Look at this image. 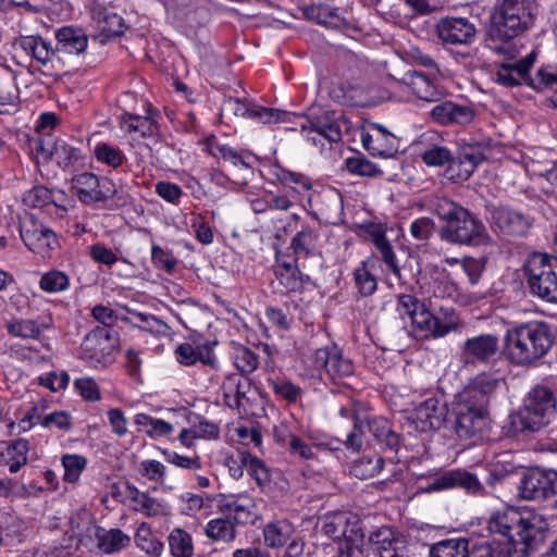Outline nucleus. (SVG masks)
Wrapping results in <instances>:
<instances>
[{
	"label": "nucleus",
	"instance_id": "obj_1",
	"mask_svg": "<svg viewBox=\"0 0 557 557\" xmlns=\"http://www.w3.org/2000/svg\"><path fill=\"white\" fill-rule=\"evenodd\" d=\"M548 527L544 515L535 511L522 512L512 507L495 511L487 521L490 532L506 537L508 543L524 554L537 549Z\"/></svg>",
	"mask_w": 557,
	"mask_h": 557
},
{
	"label": "nucleus",
	"instance_id": "obj_2",
	"mask_svg": "<svg viewBox=\"0 0 557 557\" xmlns=\"http://www.w3.org/2000/svg\"><path fill=\"white\" fill-rule=\"evenodd\" d=\"M555 343L550 325L544 321L519 323L506 331L504 354L509 362L519 367L535 366Z\"/></svg>",
	"mask_w": 557,
	"mask_h": 557
},
{
	"label": "nucleus",
	"instance_id": "obj_3",
	"mask_svg": "<svg viewBox=\"0 0 557 557\" xmlns=\"http://www.w3.org/2000/svg\"><path fill=\"white\" fill-rule=\"evenodd\" d=\"M435 211L445 221L440 237L450 244L465 246H486L492 239L484 224L469 210L450 201L440 199Z\"/></svg>",
	"mask_w": 557,
	"mask_h": 557
},
{
	"label": "nucleus",
	"instance_id": "obj_4",
	"mask_svg": "<svg viewBox=\"0 0 557 557\" xmlns=\"http://www.w3.org/2000/svg\"><path fill=\"white\" fill-rule=\"evenodd\" d=\"M556 397L545 385H535L527 394L522 407L509 417V431L518 434L537 432L546 426L556 413Z\"/></svg>",
	"mask_w": 557,
	"mask_h": 557
},
{
	"label": "nucleus",
	"instance_id": "obj_5",
	"mask_svg": "<svg viewBox=\"0 0 557 557\" xmlns=\"http://www.w3.org/2000/svg\"><path fill=\"white\" fill-rule=\"evenodd\" d=\"M535 9L533 0H502L491 12L486 35L492 40L518 37L534 24Z\"/></svg>",
	"mask_w": 557,
	"mask_h": 557
},
{
	"label": "nucleus",
	"instance_id": "obj_6",
	"mask_svg": "<svg viewBox=\"0 0 557 557\" xmlns=\"http://www.w3.org/2000/svg\"><path fill=\"white\" fill-rule=\"evenodd\" d=\"M524 269L531 294L557 304V257L535 252L529 257Z\"/></svg>",
	"mask_w": 557,
	"mask_h": 557
},
{
	"label": "nucleus",
	"instance_id": "obj_7",
	"mask_svg": "<svg viewBox=\"0 0 557 557\" xmlns=\"http://www.w3.org/2000/svg\"><path fill=\"white\" fill-rule=\"evenodd\" d=\"M119 347L117 334L107 327L90 331L81 344L79 357L92 366L113 362Z\"/></svg>",
	"mask_w": 557,
	"mask_h": 557
},
{
	"label": "nucleus",
	"instance_id": "obj_8",
	"mask_svg": "<svg viewBox=\"0 0 557 557\" xmlns=\"http://www.w3.org/2000/svg\"><path fill=\"white\" fill-rule=\"evenodd\" d=\"M519 495L525 500H545L557 495V471L529 470L519 485Z\"/></svg>",
	"mask_w": 557,
	"mask_h": 557
},
{
	"label": "nucleus",
	"instance_id": "obj_9",
	"mask_svg": "<svg viewBox=\"0 0 557 557\" xmlns=\"http://www.w3.org/2000/svg\"><path fill=\"white\" fill-rule=\"evenodd\" d=\"M72 183L78 199L86 205L104 201L116 193L111 180L98 177L90 172L76 175Z\"/></svg>",
	"mask_w": 557,
	"mask_h": 557
},
{
	"label": "nucleus",
	"instance_id": "obj_10",
	"mask_svg": "<svg viewBox=\"0 0 557 557\" xmlns=\"http://www.w3.org/2000/svg\"><path fill=\"white\" fill-rule=\"evenodd\" d=\"M447 414L446 403L432 396L414 407L410 419L417 431L426 433L446 428Z\"/></svg>",
	"mask_w": 557,
	"mask_h": 557
},
{
	"label": "nucleus",
	"instance_id": "obj_11",
	"mask_svg": "<svg viewBox=\"0 0 557 557\" xmlns=\"http://www.w3.org/2000/svg\"><path fill=\"white\" fill-rule=\"evenodd\" d=\"M313 363L318 370H323L333 382L348 377L355 371L352 361L344 357L336 345L317 349L313 354Z\"/></svg>",
	"mask_w": 557,
	"mask_h": 557
},
{
	"label": "nucleus",
	"instance_id": "obj_12",
	"mask_svg": "<svg viewBox=\"0 0 557 557\" xmlns=\"http://www.w3.org/2000/svg\"><path fill=\"white\" fill-rule=\"evenodd\" d=\"M454 414V421L447 422L446 429L459 440L467 441L476 437L487 423L485 413L472 410L470 407H465V405L456 404Z\"/></svg>",
	"mask_w": 557,
	"mask_h": 557
},
{
	"label": "nucleus",
	"instance_id": "obj_13",
	"mask_svg": "<svg viewBox=\"0 0 557 557\" xmlns=\"http://www.w3.org/2000/svg\"><path fill=\"white\" fill-rule=\"evenodd\" d=\"M499 341L494 334H480L468 338L461 346L460 358L465 364L487 363L498 352Z\"/></svg>",
	"mask_w": 557,
	"mask_h": 557
},
{
	"label": "nucleus",
	"instance_id": "obj_14",
	"mask_svg": "<svg viewBox=\"0 0 557 557\" xmlns=\"http://www.w3.org/2000/svg\"><path fill=\"white\" fill-rule=\"evenodd\" d=\"M363 148L374 157L389 158L397 152V137L377 123H370L361 133Z\"/></svg>",
	"mask_w": 557,
	"mask_h": 557
},
{
	"label": "nucleus",
	"instance_id": "obj_15",
	"mask_svg": "<svg viewBox=\"0 0 557 557\" xmlns=\"http://www.w3.org/2000/svg\"><path fill=\"white\" fill-rule=\"evenodd\" d=\"M435 30L438 38L450 45H467L475 37V26L466 17L447 16L441 18Z\"/></svg>",
	"mask_w": 557,
	"mask_h": 557
},
{
	"label": "nucleus",
	"instance_id": "obj_16",
	"mask_svg": "<svg viewBox=\"0 0 557 557\" xmlns=\"http://www.w3.org/2000/svg\"><path fill=\"white\" fill-rule=\"evenodd\" d=\"M455 487H461L474 494L483 491L479 479L474 474L461 469L440 473L424 487V491L432 493Z\"/></svg>",
	"mask_w": 557,
	"mask_h": 557
},
{
	"label": "nucleus",
	"instance_id": "obj_17",
	"mask_svg": "<svg viewBox=\"0 0 557 557\" xmlns=\"http://www.w3.org/2000/svg\"><path fill=\"white\" fill-rule=\"evenodd\" d=\"M475 115V109L472 106L460 104L450 100L437 103L430 111L432 121L444 126L469 125L473 122Z\"/></svg>",
	"mask_w": 557,
	"mask_h": 557
},
{
	"label": "nucleus",
	"instance_id": "obj_18",
	"mask_svg": "<svg viewBox=\"0 0 557 557\" xmlns=\"http://www.w3.org/2000/svg\"><path fill=\"white\" fill-rule=\"evenodd\" d=\"M220 508L239 524L253 523L258 519L256 502L247 494L222 496Z\"/></svg>",
	"mask_w": 557,
	"mask_h": 557
},
{
	"label": "nucleus",
	"instance_id": "obj_19",
	"mask_svg": "<svg viewBox=\"0 0 557 557\" xmlns=\"http://www.w3.org/2000/svg\"><path fill=\"white\" fill-rule=\"evenodd\" d=\"M121 126L127 133H138L140 137L149 139L147 147L151 151L159 152L162 148V140L159 135V126L151 115L140 116L135 114H123Z\"/></svg>",
	"mask_w": 557,
	"mask_h": 557
},
{
	"label": "nucleus",
	"instance_id": "obj_20",
	"mask_svg": "<svg viewBox=\"0 0 557 557\" xmlns=\"http://www.w3.org/2000/svg\"><path fill=\"white\" fill-rule=\"evenodd\" d=\"M484 160L483 149L480 145H465L458 150L457 158L448 166L450 178L467 181Z\"/></svg>",
	"mask_w": 557,
	"mask_h": 557
},
{
	"label": "nucleus",
	"instance_id": "obj_21",
	"mask_svg": "<svg viewBox=\"0 0 557 557\" xmlns=\"http://www.w3.org/2000/svg\"><path fill=\"white\" fill-rule=\"evenodd\" d=\"M20 234L25 246L42 257L49 255L57 245L55 234L50 228L35 222L21 225Z\"/></svg>",
	"mask_w": 557,
	"mask_h": 557
},
{
	"label": "nucleus",
	"instance_id": "obj_22",
	"mask_svg": "<svg viewBox=\"0 0 557 557\" xmlns=\"http://www.w3.org/2000/svg\"><path fill=\"white\" fill-rule=\"evenodd\" d=\"M491 223L495 230L509 236H523L531 226V220L527 215L503 207L492 211Z\"/></svg>",
	"mask_w": 557,
	"mask_h": 557
},
{
	"label": "nucleus",
	"instance_id": "obj_23",
	"mask_svg": "<svg viewBox=\"0 0 557 557\" xmlns=\"http://www.w3.org/2000/svg\"><path fill=\"white\" fill-rule=\"evenodd\" d=\"M535 59L536 53L532 51L516 63H500L494 73V81L505 87H515L522 83L528 85V74Z\"/></svg>",
	"mask_w": 557,
	"mask_h": 557
},
{
	"label": "nucleus",
	"instance_id": "obj_24",
	"mask_svg": "<svg viewBox=\"0 0 557 557\" xmlns=\"http://www.w3.org/2000/svg\"><path fill=\"white\" fill-rule=\"evenodd\" d=\"M411 325L417 336H432L434 338L443 337L458 329V323L456 322H441L437 317L429 311L426 306L416 313V317L411 320Z\"/></svg>",
	"mask_w": 557,
	"mask_h": 557
},
{
	"label": "nucleus",
	"instance_id": "obj_25",
	"mask_svg": "<svg viewBox=\"0 0 557 557\" xmlns=\"http://www.w3.org/2000/svg\"><path fill=\"white\" fill-rule=\"evenodd\" d=\"M300 129L301 132L309 129L308 135L314 133L330 143H337L342 139L339 125L329 111L310 115L306 123L300 124Z\"/></svg>",
	"mask_w": 557,
	"mask_h": 557
},
{
	"label": "nucleus",
	"instance_id": "obj_26",
	"mask_svg": "<svg viewBox=\"0 0 557 557\" xmlns=\"http://www.w3.org/2000/svg\"><path fill=\"white\" fill-rule=\"evenodd\" d=\"M58 52L78 55L87 49L88 36L86 33L75 26H63L55 32Z\"/></svg>",
	"mask_w": 557,
	"mask_h": 557
},
{
	"label": "nucleus",
	"instance_id": "obj_27",
	"mask_svg": "<svg viewBox=\"0 0 557 557\" xmlns=\"http://www.w3.org/2000/svg\"><path fill=\"white\" fill-rule=\"evenodd\" d=\"M412 92L421 100L435 102L441 100L443 92L424 74L417 71H409L403 78Z\"/></svg>",
	"mask_w": 557,
	"mask_h": 557
},
{
	"label": "nucleus",
	"instance_id": "obj_28",
	"mask_svg": "<svg viewBox=\"0 0 557 557\" xmlns=\"http://www.w3.org/2000/svg\"><path fill=\"white\" fill-rule=\"evenodd\" d=\"M92 18L97 23V28L100 32L99 37H101V42L112 37L121 36L124 33V21L114 12L104 8H98L92 11Z\"/></svg>",
	"mask_w": 557,
	"mask_h": 557
},
{
	"label": "nucleus",
	"instance_id": "obj_29",
	"mask_svg": "<svg viewBox=\"0 0 557 557\" xmlns=\"http://www.w3.org/2000/svg\"><path fill=\"white\" fill-rule=\"evenodd\" d=\"M176 360L183 366H194L197 361L214 367L215 356L209 345L195 348L189 343H182L175 349Z\"/></svg>",
	"mask_w": 557,
	"mask_h": 557
},
{
	"label": "nucleus",
	"instance_id": "obj_30",
	"mask_svg": "<svg viewBox=\"0 0 557 557\" xmlns=\"http://www.w3.org/2000/svg\"><path fill=\"white\" fill-rule=\"evenodd\" d=\"M205 151L218 160L231 162L233 165L242 164L243 166L250 169V163L247 161L250 153L244 150H236L227 145L221 144L215 137L208 138L205 141Z\"/></svg>",
	"mask_w": 557,
	"mask_h": 557
},
{
	"label": "nucleus",
	"instance_id": "obj_31",
	"mask_svg": "<svg viewBox=\"0 0 557 557\" xmlns=\"http://www.w3.org/2000/svg\"><path fill=\"white\" fill-rule=\"evenodd\" d=\"M249 381L239 374L232 373L226 375L222 383V391L225 404L230 408H239L242 400L246 397L249 391Z\"/></svg>",
	"mask_w": 557,
	"mask_h": 557
},
{
	"label": "nucleus",
	"instance_id": "obj_32",
	"mask_svg": "<svg viewBox=\"0 0 557 557\" xmlns=\"http://www.w3.org/2000/svg\"><path fill=\"white\" fill-rule=\"evenodd\" d=\"M127 490L134 510L141 512L147 517L165 515L166 508L160 500L151 497L146 492L139 491L136 486L128 485Z\"/></svg>",
	"mask_w": 557,
	"mask_h": 557
},
{
	"label": "nucleus",
	"instance_id": "obj_33",
	"mask_svg": "<svg viewBox=\"0 0 557 557\" xmlns=\"http://www.w3.org/2000/svg\"><path fill=\"white\" fill-rule=\"evenodd\" d=\"M367 425L374 438L391 450H396L399 446V435L396 434L387 419L383 417H370Z\"/></svg>",
	"mask_w": 557,
	"mask_h": 557
},
{
	"label": "nucleus",
	"instance_id": "obj_34",
	"mask_svg": "<svg viewBox=\"0 0 557 557\" xmlns=\"http://www.w3.org/2000/svg\"><path fill=\"white\" fill-rule=\"evenodd\" d=\"M28 449V441L24 438L12 441L7 445L0 456L2 461L9 466L10 472L15 473L26 465Z\"/></svg>",
	"mask_w": 557,
	"mask_h": 557
},
{
	"label": "nucleus",
	"instance_id": "obj_35",
	"mask_svg": "<svg viewBox=\"0 0 557 557\" xmlns=\"http://www.w3.org/2000/svg\"><path fill=\"white\" fill-rule=\"evenodd\" d=\"M274 273L280 284L287 293H297L302 289L304 278L297 267L289 262L277 261L274 267Z\"/></svg>",
	"mask_w": 557,
	"mask_h": 557
},
{
	"label": "nucleus",
	"instance_id": "obj_36",
	"mask_svg": "<svg viewBox=\"0 0 557 557\" xmlns=\"http://www.w3.org/2000/svg\"><path fill=\"white\" fill-rule=\"evenodd\" d=\"M369 542L375 546L381 557H397L396 545L399 542L391 528L382 527L372 532Z\"/></svg>",
	"mask_w": 557,
	"mask_h": 557
},
{
	"label": "nucleus",
	"instance_id": "obj_37",
	"mask_svg": "<svg viewBox=\"0 0 557 557\" xmlns=\"http://www.w3.org/2000/svg\"><path fill=\"white\" fill-rule=\"evenodd\" d=\"M294 528L286 520L268 523L263 529V539L268 546L280 547L292 536Z\"/></svg>",
	"mask_w": 557,
	"mask_h": 557
},
{
	"label": "nucleus",
	"instance_id": "obj_38",
	"mask_svg": "<svg viewBox=\"0 0 557 557\" xmlns=\"http://www.w3.org/2000/svg\"><path fill=\"white\" fill-rule=\"evenodd\" d=\"M468 540L451 539L432 545L430 557H468Z\"/></svg>",
	"mask_w": 557,
	"mask_h": 557
},
{
	"label": "nucleus",
	"instance_id": "obj_39",
	"mask_svg": "<svg viewBox=\"0 0 557 557\" xmlns=\"http://www.w3.org/2000/svg\"><path fill=\"white\" fill-rule=\"evenodd\" d=\"M372 242L381 255L382 260L393 272V274L400 280V268L397 264L396 256L391 243L387 240L385 234L381 231H375L371 234Z\"/></svg>",
	"mask_w": 557,
	"mask_h": 557
},
{
	"label": "nucleus",
	"instance_id": "obj_40",
	"mask_svg": "<svg viewBox=\"0 0 557 557\" xmlns=\"http://www.w3.org/2000/svg\"><path fill=\"white\" fill-rule=\"evenodd\" d=\"M318 235L309 227L298 232L292 240V249L296 256L297 262L300 258H307L314 253L317 249Z\"/></svg>",
	"mask_w": 557,
	"mask_h": 557
},
{
	"label": "nucleus",
	"instance_id": "obj_41",
	"mask_svg": "<svg viewBox=\"0 0 557 557\" xmlns=\"http://www.w3.org/2000/svg\"><path fill=\"white\" fill-rule=\"evenodd\" d=\"M22 48L38 62L46 64L51 61L54 55L55 48L51 47V44L41 37H26L22 40Z\"/></svg>",
	"mask_w": 557,
	"mask_h": 557
},
{
	"label": "nucleus",
	"instance_id": "obj_42",
	"mask_svg": "<svg viewBox=\"0 0 557 557\" xmlns=\"http://www.w3.org/2000/svg\"><path fill=\"white\" fill-rule=\"evenodd\" d=\"M98 547L104 554H113L125 547L131 543V537L120 529H111L101 535L97 536Z\"/></svg>",
	"mask_w": 557,
	"mask_h": 557
},
{
	"label": "nucleus",
	"instance_id": "obj_43",
	"mask_svg": "<svg viewBox=\"0 0 557 557\" xmlns=\"http://www.w3.org/2000/svg\"><path fill=\"white\" fill-rule=\"evenodd\" d=\"M59 166L66 170L77 165L82 159V151L79 148L70 145L64 140L54 141V158Z\"/></svg>",
	"mask_w": 557,
	"mask_h": 557
},
{
	"label": "nucleus",
	"instance_id": "obj_44",
	"mask_svg": "<svg viewBox=\"0 0 557 557\" xmlns=\"http://www.w3.org/2000/svg\"><path fill=\"white\" fill-rule=\"evenodd\" d=\"M206 535L213 541L232 542L236 536L234 523L224 518L210 520L205 529Z\"/></svg>",
	"mask_w": 557,
	"mask_h": 557
},
{
	"label": "nucleus",
	"instance_id": "obj_45",
	"mask_svg": "<svg viewBox=\"0 0 557 557\" xmlns=\"http://www.w3.org/2000/svg\"><path fill=\"white\" fill-rule=\"evenodd\" d=\"M384 467V459L380 456H363L351 467L354 476L360 480H368L377 475Z\"/></svg>",
	"mask_w": 557,
	"mask_h": 557
},
{
	"label": "nucleus",
	"instance_id": "obj_46",
	"mask_svg": "<svg viewBox=\"0 0 557 557\" xmlns=\"http://www.w3.org/2000/svg\"><path fill=\"white\" fill-rule=\"evenodd\" d=\"M137 546L149 555L159 557L163 552V543L151 534L148 523L143 522L135 534Z\"/></svg>",
	"mask_w": 557,
	"mask_h": 557
},
{
	"label": "nucleus",
	"instance_id": "obj_47",
	"mask_svg": "<svg viewBox=\"0 0 557 557\" xmlns=\"http://www.w3.org/2000/svg\"><path fill=\"white\" fill-rule=\"evenodd\" d=\"M368 547L364 542L363 530L357 532L356 536L342 540L338 543L337 557H368Z\"/></svg>",
	"mask_w": 557,
	"mask_h": 557
},
{
	"label": "nucleus",
	"instance_id": "obj_48",
	"mask_svg": "<svg viewBox=\"0 0 557 557\" xmlns=\"http://www.w3.org/2000/svg\"><path fill=\"white\" fill-rule=\"evenodd\" d=\"M169 546L174 557H191L194 553L190 535L183 529H174L169 537Z\"/></svg>",
	"mask_w": 557,
	"mask_h": 557
},
{
	"label": "nucleus",
	"instance_id": "obj_49",
	"mask_svg": "<svg viewBox=\"0 0 557 557\" xmlns=\"http://www.w3.org/2000/svg\"><path fill=\"white\" fill-rule=\"evenodd\" d=\"M243 462L248 474L255 479L259 486H264L271 481L269 469L261 459L243 450Z\"/></svg>",
	"mask_w": 557,
	"mask_h": 557
},
{
	"label": "nucleus",
	"instance_id": "obj_50",
	"mask_svg": "<svg viewBox=\"0 0 557 557\" xmlns=\"http://www.w3.org/2000/svg\"><path fill=\"white\" fill-rule=\"evenodd\" d=\"M373 259H368L361 263L360 267L355 269L354 277L359 293L362 296L372 295L377 287V281L375 276L370 272V264Z\"/></svg>",
	"mask_w": 557,
	"mask_h": 557
},
{
	"label": "nucleus",
	"instance_id": "obj_51",
	"mask_svg": "<svg viewBox=\"0 0 557 557\" xmlns=\"http://www.w3.org/2000/svg\"><path fill=\"white\" fill-rule=\"evenodd\" d=\"M346 169L349 173L358 176L374 177L383 174V172L376 164L368 160L362 154H357L347 158Z\"/></svg>",
	"mask_w": 557,
	"mask_h": 557
},
{
	"label": "nucleus",
	"instance_id": "obj_52",
	"mask_svg": "<svg viewBox=\"0 0 557 557\" xmlns=\"http://www.w3.org/2000/svg\"><path fill=\"white\" fill-rule=\"evenodd\" d=\"M274 175L284 186L293 188L297 193L311 189L310 180L301 173L277 168Z\"/></svg>",
	"mask_w": 557,
	"mask_h": 557
},
{
	"label": "nucleus",
	"instance_id": "obj_53",
	"mask_svg": "<svg viewBox=\"0 0 557 557\" xmlns=\"http://www.w3.org/2000/svg\"><path fill=\"white\" fill-rule=\"evenodd\" d=\"M488 401L490 400L486 396L469 383L458 395L457 405H465V407H470L472 410L486 414V406L488 405Z\"/></svg>",
	"mask_w": 557,
	"mask_h": 557
},
{
	"label": "nucleus",
	"instance_id": "obj_54",
	"mask_svg": "<svg viewBox=\"0 0 557 557\" xmlns=\"http://www.w3.org/2000/svg\"><path fill=\"white\" fill-rule=\"evenodd\" d=\"M96 159L114 169L121 166L125 161V156L121 149L107 143L98 144L94 149Z\"/></svg>",
	"mask_w": 557,
	"mask_h": 557
},
{
	"label": "nucleus",
	"instance_id": "obj_55",
	"mask_svg": "<svg viewBox=\"0 0 557 557\" xmlns=\"http://www.w3.org/2000/svg\"><path fill=\"white\" fill-rule=\"evenodd\" d=\"M259 364L258 356L247 347L240 346L234 354V366L242 375L252 373Z\"/></svg>",
	"mask_w": 557,
	"mask_h": 557
},
{
	"label": "nucleus",
	"instance_id": "obj_56",
	"mask_svg": "<svg viewBox=\"0 0 557 557\" xmlns=\"http://www.w3.org/2000/svg\"><path fill=\"white\" fill-rule=\"evenodd\" d=\"M69 276L61 271L53 270L45 273L39 282V286L47 293H58L69 287Z\"/></svg>",
	"mask_w": 557,
	"mask_h": 557
},
{
	"label": "nucleus",
	"instance_id": "obj_57",
	"mask_svg": "<svg viewBox=\"0 0 557 557\" xmlns=\"http://www.w3.org/2000/svg\"><path fill=\"white\" fill-rule=\"evenodd\" d=\"M64 468L63 480L69 483L76 482L86 467V459L79 455H64L62 458Z\"/></svg>",
	"mask_w": 557,
	"mask_h": 557
},
{
	"label": "nucleus",
	"instance_id": "obj_58",
	"mask_svg": "<svg viewBox=\"0 0 557 557\" xmlns=\"http://www.w3.org/2000/svg\"><path fill=\"white\" fill-rule=\"evenodd\" d=\"M269 385L274 394L288 403H295L300 396L301 389L290 381L284 379H269Z\"/></svg>",
	"mask_w": 557,
	"mask_h": 557
},
{
	"label": "nucleus",
	"instance_id": "obj_59",
	"mask_svg": "<svg viewBox=\"0 0 557 557\" xmlns=\"http://www.w3.org/2000/svg\"><path fill=\"white\" fill-rule=\"evenodd\" d=\"M8 332L16 337L37 338L41 330L34 320H16L8 323Z\"/></svg>",
	"mask_w": 557,
	"mask_h": 557
},
{
	"label": "nucleus",
	"instance_id": "obj_60",
	"mask_svg": "<svg viewBox=\"0 0 557 557\" xmlns=\"http://www.w3.org/2000/svg\"><path fill=\"white\" fill-rule=\"evenodd\" d=\"M290 455L297 456L304 460H311L315 458L313 446L309 445L304 438L294 434H288L287 438L283 441Z\"/></svg>",
	"mask_w": 557,
	"mask_h": 557
},
{
	"label": "nucleus",
	"instance_id": "obj_61",
	"mask_svg": "<svg viewBox=\"0 0 557 557\" xmlns=\"http://www.w3.org/2000/svg\"><path fill=\"white\" fill-rule=\"evenodd\" d=\"M139 473L148 481L162 484L165 480L166 468L158 460L148 459L139 463Z\"/></svg>",
	"mask_w": 557,
	"mask_h": 557
},
{
	"label": "nucleus",
	"instance_id": "obj_62",
	"mask_svg": "<svg viewBox=\"0 0 557 557\" xmlns=\"http://www.w3.org/2000/svg\"><path fill=\"white\" fill-rule=\"evenodd\" d=\"M421 159L430 166H444L445 164L449 166L453 161V154L446 147L434 146L426 149L421 154Z\"/></svg>",
	"mask_w": 557,
	"mask_h": 557
},
{
	"label": "nucleus",
	"instance_id": "obj_63",
	"mask_svg": "<svg viewBox=\"0 0 557 557\" xmlns=\"http://www.w3.org/2000/svg\"><path fill=\"white\" fill-rule=\"evenodd\" d=\"M23 201L32 208H42L52 202V193L45 186H35L24 194Z\"/></svg>",
	"mask_w": 557,
	"mask_h": 557
},
{
	"label": "nucleus",
	"instance_id": "obj_64",
	"mask_svg": "<svg viewBox=\"0 0 557 557\" xmlns=\"http://www.w3.org/2000/svg\"><path fill=\"white\" fill-rule=\"evenodd\" d=\"M425 307L417 297L409 294H401L397 297L396 310L400 315H407L410 321Z\"/></svg>",
	"mask_w": 557,
	"mask_h": 557
}]
</instances>
